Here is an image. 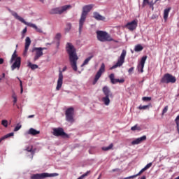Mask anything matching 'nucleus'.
Segmentation results:
<instances>
[{
	"label": "nucleus",
	"mask_w": 179,
	"mask_h": 179,
	"mask_svg": "<svg viewBox=\"0 0 179 179\" xmlns=\"http://www.w3.org/2000/svg\"><path fill=\"white\" fill-rule=\"evenodd\" d=\"M66 50L69 54L71 66L72 69L76 72V71H78V59H79L78 54H76V48H75V46H73L71 43H67L66 45Z\"/></svg>",
	"instance_id": "nucleus-1"
},
{
	"label": "nucleus",
	"mask_w": 179,
	"mask_h": 179,
	"mask_svg": "<svg viewBox=\"0 0 179 179\" xmlns=\"http://www.w3.org/2000/svg\"><path fill=\"white\" fill-rule=\"evenodd\" d=\"M94 6V5L93 4H89V5H86L84 6L83 7V12L81 14V17L79 21V31L80 33L82 32V29H83V24L85 23V21L86 20V17L87 16V13H89V12H90V10L92 9H93V7Z\"/></svg>",
	"instance_id": "nucleus-2"
},
{
	"label": "nucleus",
	"mask_w": 179,
	"mask_h": 179,
	"mask_svg": "<svg viewBox=\"0 0 179 179\" xmlns=\"http://www.w3.org/2000/svg\"><path fill=\"white\" fill-rule=\"evenodd\" d=\"M96 37L97 40L101 41V43L106 41H114V43H118V41L114 40L108 33L103 31H97Z\"/></svg>",
	"instance_id": "nucleus-3"
},
{
	"label": "nucleus",
	"mask_w": 179,
	"mask_h": 179,
	"mask_svg": "<svg viewBox=\"0 0 179 179\" xmlns=\"http://www.w3.org/2000/svg\"><path fill=\"white\" fill-rule=\"evenodd\" d=\"M11 15L14 16V17L17 19V20H19L20 22H21V23H24V24H26V26H29V27H32V29H35L36 31H37L38 33H43V29H41V28H38L35 24L25 22L23 17L17 15V13L15 11H11Z\"/></svg>",
	"instance_id": "nucleus-4"
},
{
	"label": "nucleus",
	"mask_w": 179,
	"mask_h": 179,
	"mask_svg": "<svg viewBox=\"0 0 179 179\" xmlns=\"http://www.w3.org/2000/svg\"><path fill=\"white\" fill-rule=\"evenodd\" d=\"M102 92L104 94V97L102 98V101L105 104V106L110 105V97H113V93L110 90V88L107 86H104L102 89Z\"/></svg>",
	"instance_id": "nucleus-5"
},
{
	"label": "nucleus",
	"mask_w": 179,
	"mask_h": 179,
	"mask_svg": "<svg viewBox=\"0 0 179 179\" xmlns=\"http://www.w3.org/2000/svg\"><path fill=\"white\" fill-rule=\"evenodd\" d=\"M66 121L70 122V124H73L75 122V119L73 115H75V109L72 107H70L66 110L65 112Z\"/></svg>",
	"instance_id": "nucleus-6"
},
{
	"label": "nucleus",
	"mask_w": 179,
	"mask_h": 179,
	"mask_svg": "<svg viewBox=\"0 0 179 179\" xmlns=\"http://www.w3.org/2000/svg\"><path fill=\"white\" fill-rule=\"evenodd\" d=\"M59 174L57 173H42L34 174L31 176V179H45L48 178V177H58Z\"/></svg>",
	"instance_id": "nucleus-7"
},
{
	"label": "nucleus",
	"mask_w": 179,
	"mask_h": 179,
	"mask_svg": "<svg viewBox=\"0 0 179 179\" xmlns=\"http://www.w3.org/2000/svg\"><path fill=\"white\" fill-rule=\"evenodd\" d=\"M125 57H127V50H123L119 59H117V63L113 65L110 69H115V68H120L124 65V62H125Z\"/></svg>",
	"instance_id": "nucleus-8"
},
{
	"label": "nucleus",
	"mask_w": 179,
	"mask_h": 179,
	"mask_svg": "<svg viewBox=\"0 0 179 179\" xmlns=\"http://www.w3.org/2000/svg\"><path fill=\"white\" fill-rule=\"evenodd\" d=\"M71 8H72V6L65 5L62 7L52 9L50 13H52V15H62L64 12H66V10H68V9H71Z\"/></svg>",
	"instance_id": "nucleus-9"
},
{
	"label": "nucleus",
	"mask_w": 179,
	"mask_h": 179,
	"mask_svg": "<svg viewBox=\"0 0 179 179\" xmlns=\"http://www.w3.org/2000/svg\"><path fill=\"white\" fill-rule=\"evenodd\" d=\"M177 79L170 73L165 74L161 79V83H176Z\"/></svg>",
	"instance_id": "nucleus-10"
},
{
	"label": "nucleus",
	"mask_w": 179,
	"mask_h": 179,
	"mask_svg": "<svg viewBox=\"0 0 179 179\" xmlns=\"http://www.w3.org/2000/svg\"><path fill=\"white\" fill-rule=\"evenodd\" d=\"M52 134L54 135V136H61L62 138H69V135L65 133L62 127L54 128Z\"/></svg>",
	"instance_id": "nucleus-11"
},
{
	"label": "nucleus",
	"mask_w": 179,
	"mask_h": 179,
	"mask_svg": "<svg viewBox=\"0 0 179 179\" xmlns=\"http://www.w3.org/2000/svg\"><path fill=\"white\" fill-rule=\"evenodd\" d=\"M106 72V65L104 63H102L101 65V67L99 68V70L97 71L96 74L95 75V78L94 79V81L92 83L93 85H95L99 81V79L101 78V75Z\"/></svg>",
	"instance_id": "nucleus-12"
},
{
	"label": "nucleus",
	"mask_w": 179,
	"mask_h": 179,
	"mask_svg": "<svg viewBox=\"0 0 179 179\" xmlns=\"http://www.w3.org/2000/svg\"><path fill=\"white\" fill-rule=\"evenodd\" d=\"M32 52L35 53V55L34 57V62H36V61L38 60L43 55H44V53L43 51H41V49L40 48H34L32 49Z\"/></svg>",
	"instance_id": "nucleus-13"
},
{
	"label": "nucleus",
	"mask_w": 179,
	"mask_h": 179,
	"mask_svg": "<svg viewBox=\"0 0 179 179\" xmlns=\"http://www.w3.org/2000/svg\"><path fill=\"white\" fill-rule=\"evenodd\" d=\"M124 27L128 29L130 31H134L138 27V20H134L131 22H128Z\"/></svg>",
	"instance_id": "nucleus-14"
},
{
	"label": "nucleus",
	"mask_w": 179,
	"mask_h": 179,
	"mask_svg": "<svg viewBox=\"0 0 179 179\" xmlns=\"http://www.w3.org/2000/svg\"><path fill=\"white\" fill-rule=\"evenodd\" d=\"M14 61V63L11 66L12 71H15V69H20V65L22 64V58H20V57H18Z\"/></svg>",
	"instance_id": "nucleus-15"
},
{
	"label": "nucleus",
	"mask_w": 179,
	"mask_h": 179,
	"mask_svg": "<svg viewBox=\"0 0 179 179\" xmlns=\"http://www.w3.org/2000/svg\"><path fill=\"white\" fill-rule=\"evenodd\" d=\"M115 78V76L114 75V73H111L110 75H109V79L113 85H115L116 83H124V82H125V80L124 78L117 79Z\"/></svg>",
	"instance_id": "nucleus-16"
},
{
	"label": "nucleus",
	"mask_w": 179,
	"mask_h": 179,
	"mask_svg": "<svg viewBox=\"0 0 179 179\" xmlns=\"http://www.w3.org/2000/svg\"><path fill=\"white\" fill-rule=\"evenodd\" d=\"M146 59H148V56H143L138 65V71L141 73L143 72V68H145V63L146 62Z\"/></svg>",
	"instance_id": "nucleus-17"
},
{
	"label": "nucleus",
	"mask_w": 179,
	"mask_h": 179,
	"mask_svg": "<svg viewBox=\"0 0 179 179\" xmlns=\"http://www.w3.org/2000/svg\"><path fill=\"white\" fill-rule=\"evenodd\" d=\"M63 82H64V74H62V71H59V78L57 80L56 90H60L61 87H62Z\"/></svg>",
	"instance_id": "nucleus-18"
},
{
	"label": "nucleus",
	"mask_w": 179,
	"mask_h": 179,
	"mask_svg": "<svg viewBox=\"0 0 179 179\" xmlns=\"http://www.w3.org/2000/svg\"><path fill=\"white\" fill-rule=\"evenodd\" d=\"M30 44H31V40L29 37H27L25 39V47L24 50V55L27 54V51H29V48L30 47Z\"/></svg>",
	"instance_id": "nucleus-19"
},
{
	"label": "nucleus",
	"mask_w": 179,
	"mask_h": 179,
	"mask_svg": "<svg viewBox=\"0 0 179 179\" xmlns=\"http://www.w3.org/2000/svg\"><path fill=\"white\" fill-rule=\"evenodd\" d=\"M146 136H143L141 137H139L136 139H135L134 141H133L131 142V145H139V143H142V142L146 141Z\"/></svg>",
	"instance_id": "nucleus-20"
},
{
	"label": "nucleus",
	"mask_w": 179,
	"mask_h": 179,
	"mask_svg": "<svg viewBox=\"0 0 179 179\" xmlns=\"http://www.w3.org/2000/svg\"><path fill=\"white\" fill-rule=\"evenodd\" d=\"M170 10H171V7L166 8L164 10V20H167V19L169 18V13H170Z\"/></svg>",
	"instance_id": "nucleus-21"
},
{
	"label": "nucleus",
	"mask_w": 179,
	"mask_h": 179,
	"mask_svg": "<svg viewBox=\"0 0 179 179\" xmlns=\"http://www.w3.org/2000/svg\"><path fill=\"white\" fill-rule=\"evenodd\" d=\"M29 135H33L34 136L36 135H38L40 134V131H37L34 129V128L29 129L28 131Z\"/></svg>",
	"instance_id": "nucleus-22"
},
{
	"label": "nucleus",
	"mask_w": 179,
	"mask_h": 179,
	"mask_svg": "<svg viewBox=\"0 0 179 179\" xmlns=\"http://www.w3.org/2000/svg\"><path fill=\"white\" fill-rule=\"evenodd\" d=\"M94 17L96 20H105L106 17H103L101 15H99V13H94Z\"/></svg>",
	"instance_id": "nucleus-23"
},
{
	"label": "nucleus",
	"mask_w": 179,
	"mask_h": 179,
	"mask_svg": "<svg viewBox=\"0 0 179 179\" xmlns=\"http://www.w3.org/2000/svg\"><path fill=\"white\" fill-rule=\"evenodd\" d=\"M13 135H15V133L11 132V133H9V134L5 135L4 136L1 137L0 138V143H1V142H2V141H5V139H8V138H10V136H13Z\"/></svg>",
	"instance_id": "nucleus-24"
},
{
	"label": "nucleus",
	"mask_w": 179,
	"mask_h": 179,
	"mask_svg": "<svg viewBox=\"0 0 179 179\" xmlns=\"http://www.w3.org/2000/svg\"><path fill=\"white\" fill-rule=\"evenodd\" d=\"M93 57H94V55H91L89 57H87V59H85V61L83 63V65H81L82 67L85 66V65H87V64H89L90 59H92V58H93Z\"/></svg>",
	"instance_id": "nucleus-25"
},
{
	"label": "nucleus",
	"mask_w": 179,
	"mask_h": 179,
	"mask_svg": "<svg viewBox=\"0 0 179 179\" xmlns=\"http://www.w3.org/2000/svg\"><path fill=\"white\" fill-rule=\"evenodd\" d=\"M142 50H143V46L141 44L136 45L134 48V51H136V52H139L140 51H142Z\"/></svg>",
	"instance_id": "nucleus-26"
},
{
	"label": "nucleus",
	"mask_w": 179,
	"mask_h": 179,
	"mask_svg": "<svg viewBox=\"0 0 179 179\" xmlns=\"http://www.w3.org/2000/svg\"><path fill=\"white\" fill-rule=\"evenodd\" d=\"M114 145L113 143H110L108 147H102V150L104 152H107L108 150H111L113 149Z\"/></svg>",
	"instance_id": "nucleus-27"
},
{
	"label": "nucleus",
	"mask_w": 179,
	"mask_h": 179,
	"mask_svg": "<svg viewBox=\"0 0 179 179\" xmlns=\"http://www.w3.org/2000/svg\"><path fill=\"white\" fill-rule=\"evenodd\" d=\"M16 58H19V57H17V54H16V50H15L13 54L12 55L10 63L12 64V62H13V61H15Z\"/></svg>",
	"instance_id": "nucleus-28"
},
{
	"label": "nucleus",
	"mask_w": 179,
	"mask_h": 179,
	"mask_svg": "<svg viewBox=\"0 0 179 179\" xmlns=\"http://www.w3.org/2000/svg\"><path fill=\"white\" fill-rule=\"evenodd\" d=\"M143 3H148V5H150V8H152V10L154 9L153 6L155 5V3H153V1H149V0H143Z\"/></svg>",
	"instance_id": "nucleus-29"
},
{
	"label": "nucleus",
	"mask_w": 179,
	"mask_h": 179,
	"mask_svg": "<svg viewBox=\"0 0 179 179\" xmlns=\"http://www.w3.org/2000/svg\"><path fill=\"white\" fill-rule=\"evenodd\" d=\"M152 106V104H149V105H145V106H142V105H140L138 106V110H148V108H149V107H151Z\"/></svg>",
	"instance_id": "nucleus-30"
},
{
	"label": "nucleus",
	"mask_w": 179,
	"mask_h": 179,
	"mask_svg": "<svg viewBox=\"0 0 179 179\" xmlns=\"http://www.w3.org/2000/svg\"><path fill=\"white\" fill-rule=\"evenodd\" d=\"M142 128H141V126L136 124L134 127H131V131H141Z\"/></svg>",
	"instance_id": "nucleus-31"
},
{
	"label": "nucleus",
	"mask_w": 179,
	"mask_h": 179,
	"mask_svg": "<svg viewBox=\"0 0 179 179\" xmlns=\"http://www.w3.org/2000/svg\"><path fill=\"white\" fill-rule=\"evenodd\" d=\"M28 66L32 69V71H34V69H37L38 68V65L37 64H33L31 62L28 64Z\"/></svg>",
	"instance_id": "nucleus-32"
},
{
	"label": "nucleus",
	"mask_w": 179,
	"mask_h": 179,
	"mask_svg": "<svg viewBox=\"0 0 179 179\" xmlns=\"http://www.w3.org/2000/svg\"><path fill=\"white\" fill-rule=\"evenodd\" d=\"M17 79H18L20 82V94H22L23 93V82H22V80H20L19 77H17Z\"/></svg>",
	"instance_id": "nucleus-33"
},
{
	"label": "nucleus",
	"mask_w": 179,
	"mask_h": 179,
	"mask_svg": "<svg viewBox=\"0 0 179 179\" xmlns=\"http://www.w3.org/2000/svg\"><path fill=\"white\" fill-rule=\"evenodd\" d=\"M89 174H90V171H87L85 173L83 174L78 179H83L85 177H87V176H89Z\"/></svg>",
	"instance_id": "nucleus-34"
},
{
	"label": "nucleus",
	"mask_w": 179,
	"mask_h": 179,
	"mask_svg": "<svg viewBox=\"0 0 179 179\" xmlns=\"http://www.w3.org/2000/svg\"><path fill=\"white\" fill-rule=\"evenodd\" d=\"M25 150H27V152H30L31 155H34V151L33 150V146L27 147Z\"/></svg>",
	"instance_id": "nucleus-35"
},
{
	"label": "nucleus",
	"mask_w": 179,
	"mask_h": 179,
	"mask_svg": "<svg viewBox=\"0 0 179 179\" xmlns=\"http://www.w3.org/2000/svg\"><path fill=\"white\" fill-rule=\"evenodd\" d=\"M1 125H3V127H4L5 128H8V120H3L1 121Z\"/></svg>",
	"instance_id": "nucleus-36"
},
{
	"label": "nucleus",
	"mask_w": 179,
	"mask_h": 179,
	"mask_svg": "<svg viewBox=\"0 0 179 179\" xmlns=\"http://www.w3.org/2000/svg\"><path fill=\"white\" fill-rule=\"evenodd\" d=\"M150 100H152V97L143 96V97L142 98V101H150Z\"/></svg>",
	"instance_id": "nucleus-37"
},
{
	"label": "nucleus",
	"mask_w": 179,
	"mask_h": 179,
	"mask_svg": "<svg viewBox=\"0 0 179 179\" xmlns=\"http://www.w3.org/2000/svg\"><path fill=\"white\" fill-rule=\"evenodd\" d=\"M66 28L65 29L66 31H69V30H71V27H72V24H71V23H69L66 24Z\"/></svg>",
	"instance_id": "nucleus-38"
},
{
	"label": "nucleus",
	"mask_w": 179,
	"mask_h": 179,
	"mask_svg": "<svg viewBox=\"0 0 179 179\" xmlns=\"http://www.w3.org/2000/svg\"><path fill=\"white\" fill-rule=\"evenodd\" d=\"M167 111H169V106H165L162 110V115H164Z\"/></svg>",
	"instance_id": "nucleus-39"
},
{
	"label": "nucleus",
	"mask_w": 179,
	"mask_h": 179,
	"mask_svg": "<svg viewBox=\"0 0 179 179\" xmlns=\"http://www.w3.org/2000/svg\"><path fill=\"white\" fill-rule=\"evenodd\" d=\"M20 128H22V125L17 124L14 129V132H17Z\"/></svg>",
	"instance_id": "nucleus-40"
},
{
	"label": "nucleus",
	"mask_w": 179,
	"mask_h": 179,
	"mask_svg": "<svg viewBox=\"0 0 179 179\" xmlns=\"http://www.w3.org/2000/svg\"><path fill=\"white\" fill-rule=\"evenodd\" d=\"M61 37H62V35H61V33H57L55 36L56 40H61Z\"/></svg>",
	"instance_id": "nucleus-41"
},
{
	"label": "nucleus",
	"mask_w": 179,
	"mask_h": 179,
	"mask_svg": "<svg viewBox=\"0 0 179 179\" xmlns=\"http://www.w3.org/2000/svg\"><path fill=\"white\" fill-rule=\"evenodd\" d=\"M152 162L148 164L144 167V169H145V171L148 170V169H150V168L152 167Z\"/></svg>",
	"instance_id": "nucleus-42"
},
{
	"label": "nucleus",
	"mask_w": 179,
	"mask_h": 179,
	"mask_svg": "<svg viewBox=\"0 0 179 179\" xmlns=\"http://www.w3.org/2000/svg\"><path fill=\"white\" fill-rule=\"evenodd\" d=\"M144 171H146L145 169L144 168H143L136 175V176H141V174H142L143 173H144Z\"/></svg>",
	"instance_id": "nucleus-43"
},
{
	"label": "nucleus",
	"mask_w": 179,
	"mask_h": 179,
	"mask_svg": "<svg viewBox=\"0 0 179 179\" xmlns=\"http://www.w3.org/2000/svg\"><path fill=\"white\" fill-rule=\"evenodd\" d=\"M136 177H138L136 175H134V176H131L124 178V179H132V178H136Z\"/></svg>",
	"instance_id": "nucleus-44"
},
{
	"label": "nucleus",
	"mask_w": 179,
	"mask_h": 179,
	"mask_svg": "<svg viewBox=\"0 0 179 179\" xmlns=\"http://www.w3.org/2000/svg\"><path fill=\"white\" fill-rule=\"evenodd\" d=\"M134 69H135L134 67H131L129 70L128 72L131 75V73H132V72H134Z\"/></svg>",
	"instance_id": "nucleus-45"
},
{
	"label": "nucleus",
	"mask_w": 179,
	"mask_h": 179,
	"mask_svg": "<svg viewBox=\"0 0 179 179\" xmlns=\"http://www.w3.org/2000/svg\"><path fill=\"white\" fill-rule=\"evenodd\" d=\"M177 129H179V121H175Z\"/></svg>",
	"instance_id": "nucleus-46"
},
{
	"label": "nucleus",
	"mask_w": 179,
	"mask_h": 179,
	"mask_svg": "<svg viewBox=\"0 0 179 179\" xmlns=\"http://www.w3.org/2000/svg\"><path fill=\"white\" fill-rule=\"evenodd\" d=\"M13 99H14V101H13L14 103H17V99L16 98V96H13Z\"/></svg>",
	"instance_id": "nucleus-47"
},
{
	"label": "nucleus",
	"mask_w": 179,
	"mask_h": 179,
	"mask_svg": "<svg viewBox=\"0 0 179 179\" xmlns=\"http://www.w3.org/2000/svg\"><path fill=\"white\" fill-rule=\"evenodd\" d=\"M3 64V59L0 58V65H2Z\"/></svg>",
	"instance_id": "nucleus-48"
},
{
	"label": "nucleus",
	"mask_w": 179,
	"mask_h": 179,
	"mask_svg": "<svg viewBox=\"0 0 179 179\" xmlns=\"http://www.w3.org/2000/svg\"><path fill=\"white\" fill-rule=\"evenodd\" d=\"M39 49L42 51H44V50H47V48H39Z\"/></svg>",
	"instance_id": "nucleus-49"
},
{
	"label": "nucleus",
	"mask_w": 179,
	"mask_h": 179,
	"mask_svg": "<svg viewBox=\"0 0 179 179\" xmlns=\"http://www.w3.org/2000/svg\"><path fill=\"white\" fill-rule=\"evenodd\" d=\"M28 118H34V115H30L28 116Z\"/></svg>",
	"instance_id": "nucleus-50"
},
{
	"label": "nucleus",
	"mask_w": 179,
	"mask_h": 179,
	"mask_svg": "<svg viewBox=\"0 0 179 179\" xmlns=\"http://www.w3.org/2000/svg\"><path fill=\"white\" fill-rule=\"evenodd\" d=\"M27 29L25 28V29H23L22 33H27Z\"/></svg>",
	"instance_id": "nucleus-51"
},
{
	"label": "nucleus",
	"mask_w": 179,
	"mask_h": 179,
	"mask_svg": "<svg viewBox=\"0 0 179 179\" xmlns=\"http://www.w3.org/2000/svg\"><path fill=\"white\" fill-rule=\"evenodd\" d=\"M175 121H179V115L176 117V118L175 119Z\"/></svg>",
	"instance_id": "nucleus-52"
},
{
	"label": "nucleus",
	"mask_w": 179,
	"mask_h": 179,
	"mask_svg": "<svg viewBox=\"0 0 179 179\" xmlns=\"http://www.w3.org/2000/svg\"><path fill=\"white\" fill-rule=\"evenodd\" d=\"M62 71H63V72H65V71H66V67H64Z\"/></svg>",
	"instance_id": "nucleus-53"
},
{
	"label": "nucleus",
	"mask_w": 179,
	"mask_h": 179,
	"mask_svg": "<svg viewBox=\"0 0 179 179\" xmlns=\"http://www.w3.org/2000/svg\"><path fill=\"white\" fill-rule=\"evenodd\" d=\"M159 1H161V0H155V3H157V2H159Z\"/></svg>",
	"instance_id": "nucleus-54"
},
{
	"label": "nucleus",
	"mask_w": 179,
	"mask_h": 179,
	"mask_svg": "<svg viewBox=\"0 0 179 179\" xmlns=\"http://www.w3.org/2000/svg\"><path fill=\"white\" fill-rule=\"evenodd\" d=\"M2 75H3V78H5V73H3Z\"/></svg>",
	"instance_id": "nucleus-55"
},
{
	"label": "nucleus",
	"mask_w": 179,
	"mask_h": 179,
	"mask_svg": "<svg viewBox=\"0 0 179 179\" xmlns=\"http://www.w3.org/2000/svg\"><path fill=\"white\" fill-rule=\"evenodd\" d=\"M118 169H113V171H117Z\"/></svg>",
	"instance_id": "nucleus-56"
},
{
	"label": "nucleus",
	"mask_w": 179,
	"mask_h": 179,
	"mask_svg": "<svg viewBox=\"0 0 179 179\" xmlns=\"http://www.w3.org/2000/svg\"><path fill=\"white\" fill-rule=\"evenodd\" d=\"M40 2H44V0H39Z\"/></svg>",
	"instance_id": "nucleus-57"
},
{
	"label": "nucleus",
	"mask_w": 179,
	"mask_h": 179,
	"mask_svg": "<svg viewBox=\"0 0 179 179\" xmlns=\"http://www.w3.org/2000/svg\"><path fill=\"white\" fill-rule=\"evenodd\" d=\"M177 131H178V133L179 134V129H177Z\"/></svg>",
	"instance_id": "nucleus-58"
},
{
	"label": "nucleus",
	"mask_w": 179,
	"mask_h": 179,
	"mask_svg": "<svg viewBox=\"0 0 179 179\" xmlns=\"http://www.w3.org/2000/svg\"><path fill=\"white\" fill-rule=\"evenodd\" d=\"M16 47L17 48V45H16Z\"/></svg>",
	"instance_id": "nucleus-59"
}]
</instances>
